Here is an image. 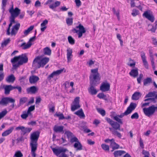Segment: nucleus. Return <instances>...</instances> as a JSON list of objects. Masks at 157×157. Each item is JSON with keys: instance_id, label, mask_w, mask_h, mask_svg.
Wrapping results in <instances>:
<instances>
[{"instance_id": "obj_11", "label": "nucleus", "mask_w": 157, "mask_h": 157, "mask_svg": "<svg viewBox=\"0 0 157 157\" xmlns=\"http://www.w3.org/2000/svg\"><path fill=\"white\" fill-rule=\"evenodd\" d=\"M105 120L115 130L120 129V125L117 123L113 121L110 118L108 117H106Z\"/></svg>"}, {"instance_id": "obj_3", "label": "nucleus", "mask_w": 157, "mask_h": 157, "mask_svg": "<svg viewBox=\"0 0 157 157\" xmlns=\"http://www.w3.org/2000/svg\"><path fill=\"white\" fill-rule=\"evenodd\" d=\"M28 60L26 54H24L14 57L11 59V62L13 64V67L16 68L24 63H26Z\"/></svg>"}, {"instance_id": "obj_30", "label": "nucleus", "mask_w": 157, "mask_h": 157, "mask_svg": "<svg viewBox=\"0 0 157 157\" xmlns=\"http://www.w3.org/2000/svg\"><path fill=\"white\" fill-rule=\"evenodd\" d=\"M32 45V43H29L28 42L27 43H23L21 45V47L23 49H26L30 48Z\"/></svg>"}, {"instance_id": "obj_54", "label": "nucleus", "mask_w": 157, "mask_h": 157, "mask_svg": "<svg viewBox=\"0 0 157 157\" xmlns=\"http://www.w3.org/2000/svg\"><path fill=\"white\" fill-rule=\"evenodd\" d=\"M56 115L59 118V120H62L65 119V117L63 116V114L59 113L56 114Z\"/></svg>"}, {"instance_id": "obj_13", "label": "nucleus", "mask_w": 157, "mask_h": 157, "mask_svg": "<svg viewBox=\"0 0 157 157\" xmlns=\"http://www.w3.org/2000/svg\"><path fill=\"white\" fill-rule=\"evenodd\" d=\"M143 16L145 17L152 22H153L154 21V17L152 14V13L150 10L145 11L143 14Z\"/></svg>"}, {"instance_id": "obj_24", "label": "nucleus", "mask_w": 157, "mask_h": 157, "mask_svg": "<svg viewBox=\"0 0 157 157\" xmlns=\"http://www.w3.org/2000/svg\"><path fill=\"white\" fill-rule=\"evenodd\" d=\"M72 49L69 48H68L67 50V59L68 62H69L72 57Z\"/></svg>"}, {"instance_id": "obj_12", "label": "nucleus", "mask_w": 157, "mask_h": 157, "mask_svg": "<svg viewBox=\"0 0 157 157\" xmlns=\"http://www.w3.org/2000/svg\"><path fill=\"white\" fill-rule=\"evenodd\" d=\"M15 100L14 99L10 98H5L2 99L0 102V103L2 105H6L9 102L13 103V104L11 106L12 109H13L14 107V104Z\"/></svg>"}, {"instance_id": "obj_19", "label": "nucleus", "mask_w": 157, "mask_h": 157, "mask_svg": "<svg viewBox=\"0 0 157 157\" xmlns=\"http://www.w3.org/2000/svg\"><path fill=\"white\" fill-rule=\"evenodd\" d=\"M15 17H13L12 16H10V24L9 25V27L7 30L6 33L8 35H10V27L12 26V24L13 23H15Z\"/></svg>"}, {"instance_id": "obj_49", "label": "nucleus", "mask_w": 157, "mask_h": 157, "mask_svg": "<svg viewBox=\"0 0 157 157\" xmlns=\"http://www.w3.org/2000/svg\"><path fill=\"white\" fill-rule=\"evenodd\" d=\"M65 134L66 135L68 138H71L74 136L73 134L69 131L66 132Z\"/></svg>"}, {"instance_id": "obj_63", "label": "nucleus", "mask_w": 157, "mask_h": 157, "mask_svg": "<svg viewBox=\"0 0 157 157\" xmlns=\"http://www.w3.org/2000/svg\"><path fill=\"white\" fill-rule=\"evenodd\" d=\"M143 77V75L142 74H140L139 77L137 78V81L138 83H140V81Z\"/></svg>"}, {"instance_id": "obj_23", "label": "nucleus", "mask_w": 157, "mask_h": 157, "mask_svg": "<svg viewBox=\"0 0 157 157\" xmlns=\"http://www.w3.org/2000/svg\"><path fill=\"white\" fill-rule=\"evenodd\" d=\"M141 96V94L140 92H136L132 95V99L133 100H137L139 99Z\"/></svg>"}, {"instance_id": "obj_58", "label": "nucleus", "mask_w": 157, "mask_h": 157, "mask_svg": "<svg viewBox=\"0 0 157 157\" xmlns=\"http://www.w3.org/2000/svg\"><path fill=\"white\" fill-rule=\"evenodd\" d=\"M94 63V61L92 60H90L87 62V64L90 67L92 65H93Z\"/></svg>"}, {"instance_id": "obj_51", "label": "nucleus", "mask_w": 157, "mask_h": 157, "mask_svg": "<svg viewBox=\"0 0 157 157\" xmlns=\"http://www.w3.org/2000/svg\"><path fill=\"white\" fill-rule=\"evenodd\" d=\"M120 117L118 116V115H117L114 117L113 118L115 121H117L118 122L122 124L123 123L122 122V121L119 118Z\"/></svg>"}, {"instance_id": "obj_10", "label": "nucleus", "mask_w": 157, "mask_h": 157, "mask_svg": "<svg viewBox=\"0 0 157 157\" xmlns=\"http://www.w3.org/2000/svg\"><path fill=\"white\" fill-rule=\"evenodd\" d=\"M52 149L54 154L59 157L61 155H62L63 153H65L67 150L66 149L62 147L58 148H52Z\"/></svg>"}, {"instance_id": "obj_46", "label": "nucleus", "mask_w": 157, "mask_h": 157, "mask_svg": "<svg viewBox=\"0 0 157 157\" xmlns=\"http://www.w3.org/2000/svg\"><path fill=\"white\" fill-rule=\"evenodd\" d=\"M35 109V105L31 106L29 108L27 112H28V113H29L31 115V111H33Z\"/></svg>"}, {"instance_id": "obj_42", "label": "nucleus", "mask_w": 157, "mask_h": 157, "mask_svg": "<svg viewBox=\"0 0 157 157\" xmlns=\"http://www.w3.org/2000/svg\"><path fill=\"white\" fill-rule=\"evenodd\" d=\"M68 40L69 43L71 45H73L75 43V40L71 36H69L68 37Z\"/></svg>"}, {"instance_id": "obj_40", "label": "nucleus", "mask_w": 157, "mask_h": 157, "mask_svg": "<svg viewBox=\"0 0 157 157\" xmlns=\"http://www.w3.org/2000/svg\"><path fill=\"white\" fill-rule=\"evenodd\" d=\"M155 93L156 92L155 91L149 92L146 95L145 98L152 97H154L156 98L157 96H155Z\"/></svg>"}, {"instance_id": "obj_31", "label": "nucleus", "mask_w": 157, "mask_h": 157, "mask_svg": "<svg viewBox=\"0 0 157 157\" xmlns=\"http://www.w3.org/2000/svg\"><path fill=\"white\" fill-rule=\"evenodd\" d=\"M48 107L50 112H54L55 110V106L54 103L51 102L49 103Z\"/></svg>"}, {"instance_id": "obj_4", "label": "nucleus", "mask_w": 157, "mask_h": 157, "mask_svg": "<svg viewBox=\"0 0 157 157\" xmlns=\"http://www.w3.org/2000/svg\"><path fill=\"white\" fill-rule=\"evenodd\" d=\"M49 58L48 57H43L42 56L36 57L33 63V67L36 68L43 67L49 62Z\"/></svg>"}, {"instance_id": "obj_43", "label": "nucleus", "mask_w": 157, "mask_h": 157, "mask_svg": "<svg viewBox=\"0 0 157 157\" xmlns=\"http://www.w3.org/2000/svg\"><path fill=\"white\" fill-rule=\"evenodd\" d=\"M23 155L20 151H16L13 157H22Z\"/></svg>"}, {"instance_id": "obj_47", "label": "nucleus", "mask_w": 157, "mask_h": 157, "mask_svg": "<svg viewBox=\"0 0 157 157\" xmlns=\"http://www.w3.org/2000/svg\"><path fill=\"white\" fill-rule=\"evenodd\" d=\"M79 141L78 138L74 136L72 137L70 139V142L72 143L74 142H75V143H77Z\"/></svg>"}, {"instance_id": "obj_32", "label": "nucleus", "mask_w": 157, "mask_h": 157, "mask_svg": "<svg viewBox=\"0 0 157 157\" xmlns=\"http://www.w3.org/2000/svg\"><path fill=\"white\" fill-rule=\"evenodd\" d=\"M15 79V77L13 75H11L9 76L6 79V81L9 82H13Z\"/></svg>"}, {"instance_id": "obj_60", "label": "nucleus", "mask_w": 157, "mask_h": 157, "mask_svg": "<svg viewBox=\"0 0 157 157\" xmlns=\"http://www.w3.org/2000/svg\"><path fill=\"white\" fill-rule=\"evenodd\" d=\"M48 23V21L47 20H45L41 24V26H46V25Z\"/></svg>"}, {"instance_id": "obj_48", "label": "nucleus", "mask_w": 157, "mask_h": 157, "mask_svg": "<svg viewBox=\"0 0 157 157\" xmlns=\"http://www.w3.org/2000/svg\"><path fill=\"white\" fill-rule=\"evenodd\" d=\"M10 38L5 40L2 44V46L3 47L6 46L10 42Z\"/></svg>"}, {"instance_id": "obj_52", "label": "nucleus", "mask_w": 157, "mask_h": 157, "mask_svg": "<svg viewBox=\"0 0 157 157\" xmlns=\"http://www.w3.org/2000/svg\"><path fill=\"white\" fill-rule=\"evenodd\" d=\"M113 134L114 135L117 136L118 137L121 138V133L116 130L112 131Z\"/></svg>"}, {"instance_id": "obj_55", "label": "nucleus", "mask_w": 157, "mask_h": 157, "mask_svg": "<svg viewBox=\"0 0 157 157\" xmlns=\"http://www.w3.org/2000/svg\"><path fill=\"white\" fill-rule=\"evenodd\" d=\"M7 0H2V9H3V11H4L5 9V7Z\"/></svg>"}, {"instance_id": "obj_44", "label": "nucleus", "mask_w": 157, "mask_h": 157, "mask_svg": "<svg viewBox=\"0 0 157 157\" xmlns=\"http://www.w3.org/2000/svg\"><path fill=\"white\" fill-rule=\"evenodd\" d=\"M31 128H26L24 127V128L22 131L23 133L25 134L26 133H29L32 130Z\"/></svg>"}, {"instance_id": "obj_18", "label": "nucleus", "mask_w": 157, "mask_h": 157, "mask_svg": "<svg viewBox=\"0 0 157 157\" xmlns=\"http://www.w3.org/2000/svg\"><path fill=\"white\" fill-rule=\"evenodd\" d=\"M20 26V25L19 23L16 24L14 26H13L10 34H11L12 35H15L17 33Z\"/></svg>"}, {"instance_id": "obj_38", "label": "nucleus", "mask_w": 157, "mask_h": 157, "mask_svg": "<svg viewBox=\"0 0 157 157\" xmlns=\"http://www.w3.org/2000/svg\"><path fill=\"white\" fill-rule=\"evenodd\" d=\"M30 115L29 113L26 111H23L22 114L21 115V118L23 119H26L28 116Z\"/></svg>"}, {"instance_id": "obj_34", "label": "nucleus", "mask_w": 157, "mask_h": 157, "mask_svg": "<svg viewBox=\"0 0 157 157\" xmlns=\"http://www.w3.org/2000/svg\"><path fill=\"white\" fill-rule=\"evenodd\" d=\"M34 26L32 25L31 26L29 27L27 30H25L24 32V36H27L31 31L34 28Z\"/></svg>"}, {"instance_id": "obj_9", "label": "nucleus", "mask_w": 157, "mask_h": 157, "mask_svg": "<svg viewBox=\"0 0 157 157\" xmlns=\"http://www.w3.org/2000/svg\"><path fill=\"white\" fill-rule=\"evenodd\" d=\"M53 0H48L44 4L45 5H49V7L51 9L54 10L57 7L59 6L60 4V2L59 1H56L54 4H51L53 2Z\"/></svg>"}, {"instance_id": "obj_8", "label": "nucleus", "mask_w": 157, "mask_h": 157, "mask_svg": "<svg viewBox=\"0 0 157 157\" xmlns=\"http://www.w3.org/2000/svg\"><path fill=\"white\" fill-rule=\"evenodd\" d=\"M79 97H76L71 105V109L72 111H74L80 107L79 104Z\"/></svg>"}, {"instance_id": "obj_25", "label": "nucleus", "mask_w": 157, "mask_h": 157, "mask_svg": "<svg viewBox=\"0 0 157 157\" xmlns=\"http://www.w3.org/2000/svg\"><path fill=\"white\" fill-rule=\"evenodd\" d=\"M5 93L6 94H9L10 90L15 89L14 86H12L11 85H6L4 87Z\"/></svg>"}, {"instance_id": "obj_39", "label": "nucleus", "mask_w": 157, "mask_h": 157, "mask_svg": "<svg viewBox=\"0 0 157 157\" xmlns=\"http://www.w3.org/2000/svg\"><path fill=\"white\" fill-rule=\"evenodd\" d=\"M110 145L113 149H117L119 147V145L115 142L114 140L111 143Z\"/></svg>"}, {"instance_id": "obj_17", "label": "nucleus", "mask_w": 157, "mask_h": 157, "mask_svg": "<svg viewBox=\"0 0 157 157\" xmlns=\"http://www.w3.org/2000/svg\"><path fill=\"white\" fill-rule=\"evenodd\" d=\"M110 85L109 83H103L100 87V90L103 92H105L109 90Z\"/></svg>"}, {"instance_id": "obj_45", "label": "nucleus", "mask_w": 157, "mask_h": 157, "mask_svg": "<svg viewBox=\"0 0 157 157\" xmlns=\"http://www.w3.org/2000/svg\"><path fill=\"white\" fill-rule=\"evenodd\" d=\"M101 147L102 149L105 151H109V145L105 144H102L101 145Z\"/></svg>"}, {"instance_id": "obj_57", "label": "nucleus", "mask_w": 157, "mask_h": 157, "mask_svg": "<svg viewBox=\"0 0 157 157\" xmlns=\"http://www.w3.org/2000/svg\"><path fill=\"white\" fill-rule=\"evenodd\" d=\"M139 14V11L136 10H132V14L133 16H136Z\"/></svg>"}, {"instance_id": "obj_56", "label": "nucleus", "mask_w": 157, "mask_h": 157, "mask_svg": "<svg viewBox=\"0 0 157 157\" xmlns=\"http://www.w3.org/2000/svg\"><path fill=\"white\" fill-rule=\"evenodd\" d=\"M98 112L100 113L102 116H104L105 114V111L103 110L100 109H97Z\"/></svg>"}, {"instance_id": "obj_6", "label": "nucleus", "mask_w": 157, "mask_h": 157, "mask_svg": "<svg viewBox=\"0 0 157 157\" xmlns=\"http://www.w3.org/2000/svg\"><path fill=\"white\" fill-rule=\"evenodd\" d=\"M136 105H137L136 103L133 102L131 103L125 112L124 113L121 114L120 115H118V116L120 118H122L124 116H127L128 115L135 109L136 107Z\"/></svg>"}, {"instance_id": "obj_20", "label": "nucleus", "mask_w": 157, "mask_h": 157, "mask_svg": "<svg viewBox=\"0 0 157 157\" xmlns=\"http://www.w3.org/2000/svg\"><path fill=\"white\" fill-rule=\"evenodd\" d=\"M38 89L36 86H33L27 89L28 93L35 94L38 90Z\"/></svg>"}, {"instance_id": "obj_16", "label": "nucleus", "mask_w": 157, "mask_h": 157, "mask_svg": "<svg viewBox=\"0 0 157 157\" xmlns=\"http://www.w3.org/2000/svg\"><path fill=\"white\" fill-rule=\"evenodd\" d=\"M140 56L143 65L146 69L148 68V64L146 59L145 54L144 52H141Z\"/></svg>"}, {"instance_id": "obj_27", "label": "nucleus", "mask_w": 157, "mask_h": 157, "mask_svg": "<svg viewBox=\"0 0 157 157\" xmlns=\"http://www.w3.org/2000/svg\"><path fill=\"white\" fill-rule=\"evenodd\" d=\"M63 126H58L55 125L53 128L54 132H63Z\"/></svg>"}, {"instance_id": "obj_15", "label": "nucleus", "mask_w": 157, "mask_h": 157, "mask_svg": "<svg viewBox=\"0 0 157 157\" xmlns=\"http://www.w3.org/2000/svg\"><path fill=\"white\" fill-rule=\"evenodd\" d=\"M63 70L64 69H61L53 72L48 76V79L49 80L54 77L58 76L63 71Z\"/></svg>"}, {"instance_id": "obj_53", "label": "nucleus", "mask_w": 157, "mask_h": 157, "mask_svg": "<svg viewBox=\"0 0 157 157\" xmlns=\"http://www.w3.org/2000/svg\"><path fill=\"white\" fill-rule=\"evenodd\" d=\"M139 117V115L137 112H136L133 113L131 116V118L132 119H137Z\"/></svg>"}, {"instance_id": "obj_26", "label": "nucleus", "mask_w": 157, "mask_h": 157, "mask_svg": "<svg viewBox=\"0 0 157 157\" xmlns=\"http://www.w3.org/2000/svg\"><path fill=\"white\" fill-rule=\"evenodd\" d=\"M74 147L77 151L81 150L82 149V146L79 141L74 144Z\"/></svg>"}, {"instance_id": "obj_33", "label": "nucleus", "mask_w": 157, "mask_h": 157, "mask_svg": "<svg viewBox=\"0 0 157 157\" xmlns=\"http://www.w3.org/2000/svg\"><path fill=\"white\" fill-rule=\"evenodd\" d=\"M138 70L137 68L132 69L129 73L130 75L134 78L136 77L138 75Z\"/></svg>"}, {"instance_id": "obj_2", "label": "nucleus", "mask_w": 157, "mask_h": 157, "mask_svg": "<svg viewBox=\"0 0 157 157\" xmlns=\"http://www.w3.org/2000/svg\"><path fill=\"white\" fill-rule=\"evenodd\" d=\"M40 133L36 131L31 134L30 136V146L31 147V154L33 157H36L35 152L37 149V141L39 136Z\"/></svg>"}, {"instance_id": "obj_59", "label": "nucleus", "mask_w": 157, "mask_h": 157, "mask_svg": "<svg viewBox=\"0 0 157 157\" xmlns=\"http://www.w3.org/2000/svg\"><path fill=\"white\" fill-rule=\"evenodd\" d=\"M34 6L36 7H40L41 6V2L39 0H37Z\"/></svg>"}, {"instance_id": "obj_1", "label": "nucleus", "mask_w": 157, "mask_h": 157, "mask_svg": "<svg viewBox=\"0 0 157 157\" xmlns=\"http://www.w3.org/2000/svg\"><path fill=\"white\" fill-rule=\"evenodd\" d=\"M98 70V68L91 70V74L90 76V87L88 89V90L89 93L93 95L96 94L98 92L94 86L96 85V83L97 80H100Z\"/></svg>"}, {"instance_id": "obj_14", "label": "nucleus", "mask_w": 157, "mask_h": 157, "mask_svg": "<svg viewBox=\"0 0 157 157\" xmlns=\"http://www.w3.org/2000/svg\"><path fill=\"white\" fill-rule=\"evenodd\" d=\"M20 10L17 8H16L14 10L13 6L9 10V12L11 14V16L15 17L18 16L20 13Z\"/></svg>"}, {"instance_id": "obj_7", "label": "nucleus", "mask_w": 157, "mask_h": 157, "mask_svg": "<svg viewBox=\"0 0 157 157\" xmlns=\"http://www.w3.org/2000/svg\"><path fill=\"white\" fill-rule=\"evenodd\" d=\"M72 31L77 33L78 35V37L79 38L82 36L83 34L85 33L86 31L83 26L80 24L76 26V28L73 29Z\"/></svg>"}, {"instance_id": "obj_64", "label": "nucleus", "mask_w": 157, "mask_h": 157, "mask_svg": "<svg viewBox=\"0 0 157 157\" xmlns=\"http://www.w3.org/2000/svg\"><path fill=\"white\" fill-rule=\"evenodd\" d=\"M156 29V26L154 27L153 26H152V28L151 29H149L148 28V30L149 31H151L152 32L154 33L155 32V30Z\"/></svg>"}, {"instance_id": "obj_21", "label": "nucleus", "mask_w": 157, "mask_h": 157, "mask_svg": "<svg viewBox=\"0 0 157 157\" xmlns=\"http://www.w3.org/2000/svg\"><path fill=\"white\" fill-rule=\"evenodd\" d=\"M39 79V78L38 76L33 75L30 77L29 81L31 84H33L36 82Z\"/></svg>"}, {"instance_id": "obj_22", "label": "nucleus", "mask_w": 157, "mask_h": 157, "mask_svg": "<svg viewBox=\"0 0 157 157\" xmlns=\"http://www.w3.org/2000/svg\"><path fill=\"white\" fill-rule=\"evenodd\" d=\"M13 127H10L7 130L5 131L2 133V136H6L9 135L12 132L13 130Z\"/></svg>"}, {"instance_id": "obj_28", "label": "nucleus", "mask_w": 157, "mask_h": 157, "mask_svg": "<svg viewBox=\"0 0 157 157\" xmlns=\"http://www.w3.org/2000/svg\"><path fill=\"white\" fill-rule=\"evenodd\" d=\"M126 153L125 151L122 150H119L115 151L114 152L115 157H120L122 155Z\"/></svg>"}, {"instance_id": "obj_36", "label": "nucleus", "mask_w": 157, "mask_h": 157, "mask_svg": "<svg viewBox=\"0 0 157 157\" xmlns=\"http://www.w3.org/2000/svg\"><path fill=\"white\" fill-rule=\"evenodd\" d=\"M28 98L26 97H23L21 98L19 100V104L21 105L27 101Z\"/></svg>"}, {"instance_id": "obj_29", "label": "nucleus", "mask_w": 157, "mask_h": 157, "mask_svg": "<svg viewBox=\"0 0 157 157\" xmlns=\"http://www.w3.org/2000/svg\"><path fill=\"white\" fill-rule=\"evenodd\" d=\"M75 113L80 118H84L85 117V115L82 109L78 110L75 112Z\"/></svg>"}, {"instance_id": "obj_50", "label": "nucleus", "mask_w": 157, "mask_h": 157, "mask_svg": "<svg viewBox=\"0 0 157 157\" xmlns=\"http://www.w3.org/2000/svg\"><path fill=\"white\" fill-rule=\"evenodd\" d=\"M66 22L68 25H71L73 23L72 18H67L66 19Z\"/></svg>"}, {"instance_id": "obj_61", "label": "nucleus", "mask_w": 157, "mask_h": 157, "mask_svg": "<svg viewBox=\"0 0 157 157\" xmlns=\"http://www.w3.org/2000/svg\"><path fill=\"white\" fill-rule=\"evenodd\" d=\"M97 97L100 98H103L105 97V96L103 93H99Z\"/></svg>"}, {"instance_id": "obj_62", "label": "nucleus", "mask_w": 157, "mask_h": 157, "mask_svg": "<svg viewBox=\"0 0 157 157\" xmlns=\"http://www.w3.org/2000/svg\"><path fill=\"white\" fill-rule=\"evenodd\" d=\"M75 2L76 3L77 6L79 7L81 5V3L80 0H75Z\"/></svg>"}, {"instance_id": "obj_41", "label": "nucleus", "mask_w": 157, "mask_h": 157, "mask_svg": "<svg viewBox=\"0 0 157 157\" xmlns=\"http://www.w3.org/2000/svg\"><path fill=\"white\" fill-rule=\"evenodd\" d=\"M112 10L113 12V13L116 15L117 17V19L118 20L120 19V11L119 10H116L115 8H113L112 9Z\"/></svg>"}, {"instance_id": "obj_5", "label": "nucleus", "mask_w": 157, "mask_h": 157, "mask_svg": "<svg viewBox=\"0 0 157 157\" xmlns=\"http://www.w3.org/2000/svg\"><path fill=\"white\" fill-rule=\"evenodd\" d=\"M145 114L148 117L153 115L155 112L157 111V106L152 105L147 108H144L143 109Z\"/></svg>"}, {"instance_id": "obj_35", "label": "nucleus", "mask_w": 157, "mask_h": 157, "mask_svg": "<svg viewBox=\"0 0 157 157\" xmlns=\"http://www.w3.org/2000/svg\"><path fill=\"white\" fill-rule=\"evenodd\" d=\"M43 52L45 55L50 56L51 54V50L48 47H47L43 49Z\"/></svg>"}, {"instance_id": "obj_37", "label": "nucleus", "mask_w": 157, "mask_h": 157, "mask_svg": "<svg viewBox=\"0 0 157 157\" xmlns=\"http://www.w3.org/2000/svg\"><path fill=\"white\" fill-rule=\"evenodd\" d=\"M152 82V79L150 78H147L145 79L144 81V85L145 86H147Z\"/></svg>"}]
</instances>
